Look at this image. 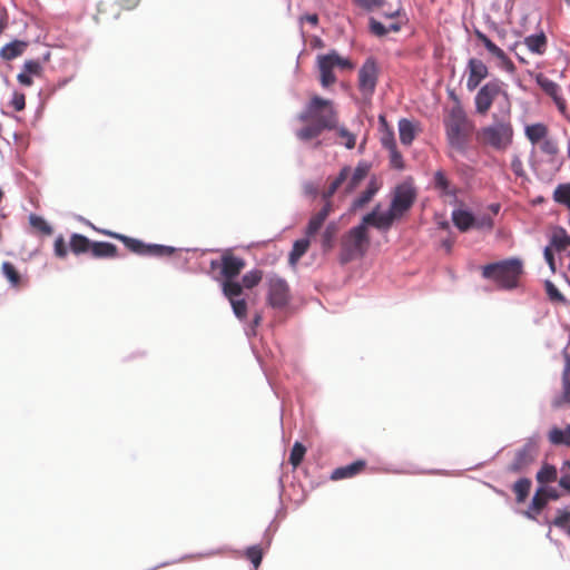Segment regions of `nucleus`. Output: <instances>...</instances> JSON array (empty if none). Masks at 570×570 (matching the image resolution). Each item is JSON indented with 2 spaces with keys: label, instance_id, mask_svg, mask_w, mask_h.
<instances>
[{
  "label": "nucleus",
  "instance_id": "nucleus-1",
  "mask_svg": "<svg viewBox=\"0 0 570 570\" xmlns=\"http://www.w3.org/2000/svg\"><path fill=\"white\" fill-rule=\"evenodd\" d=\"M297 119L305 126L296 130V137L302 141H309L321 136L324 130L336 128L338 111L333 100L313 95Z\"/></svg>",
  "mask_w": 570,
  "mask_h": 570
},
{
  "label": "nucleus",
  "instance_id": "nucleus-2",
  "mask_svg": "<svg viewBox=\"0 0 570 570\" xmlns=\"http://www.w3.org/2000/svg\"><path fill=\"white\" fill-rule=\"evenodd\" d=\"M514 130L511 121L510 111L501 116L493 114L492 122L482 127L476 132V140L498 151L507 150L513 142Z\"/></svg>",
  "mask_w": 570,
  "mask_h": 570
},
{
  "label": "nucleus",
  "instance_id": "nucleus-3",
  "mask_svg": "<svg viewBox=\"0 0 570 570\" xmlns=\"http://www.w3.org/2000/svg\"><path fill=\"white\" fill-rule=\"evenodd\" d=\"M444 127L450 147L461 154L465 153L474 125L460 104L449 110L444 118Z\"/></svg>",
  "mask_w": 570,
  "mask_h": 570
},
{
  "label": "nucleus",
  "instance_id": "nucleus-4",
  "mask_svg": "<svg viewBox=\"0 0 570 570\" xmlns=\"http://www.w3.org/2000/svg\"><path fill=\"white\" fill-rule=\"evenodd\" d=\"M522 273L523 265L518 258L485 265L482 271L483 277L493 279L500 287L507 289L518 286Z\"/></svg>",
  "mask_w": 570,
  "mask_h": 570
},
{
  "label": "nucleus",
  "instance_id": "nucleus-5",
  "mask_svg": "<svg viewBox=\"0 0 570 570\" xmlns=\"http://www.w3.org/2000/svg\"><path fill=\"white\" fill-rule=\"evenodd\" d=\"M371 238L368 228L362 223L344 234L341 240V261L348 263L362 258L368 250Z\"/></svg>",
  "mask_w": 570,
  "mask_h": 570
},
{
  "label": "nucleus",
  "instance_id": "nucleus-6",
  "mask_svg": "<svg viewBox=\"0 0 570 570\" xmlns=\"http://www.w3.org/2000/svg\"><path fill=\"white\" fill-rule=\"evenodd\" d=\"M368 170L370 166L366 163H358L354 169L350 166H344L340 174L331 181L328 188L323 193V199L332 198L343 184H345L344 194H352L365 179Z\"/></svg>",
  "mask_w": 570,
  "mask_h": 570
},
{
  "label": "nucleus",
  "instance_id": "nucleus-7",
  "mask_svg": "<svg viewBox=\"0 0 570 570\" xmlns=\"http://www.w3.org/2000/svg\"><path fill=\"white\" fill-rule=\"evenodd\" d=\"M316 66L320 72V82L323 88H330L337 81L334 73L335 69L353 70L355 67L348 58L342 57L335 50L325 55H318Z\"/></svg>",
  "mask_w": 570,
  "mask_h": 570
},
{
  "label": "nucleus",
  "instance_id": "nucleus-8",
  "mask_svg": "<svg viewBox=\"0 0 570 570\" xmlns=\"http://www.w3.org/2000/svg\"><path fill=\"white\" fill-rule=\"evenodd\" d=\"M416 189L412 181L405 180L395 186L392 193L390 209L402 218L413 206L416 200Z\"/></svg>",
  "mask_w": 570,
  "mask_h": 570
},
{
  "label": "nucleus",
  "instance_id": "nucleus-9",
  "mask_svg": "<svg viewBox=\"0 0 570 570\" xmlns=\"http://www.w3.org/2000/svg\"><path fill=\"white\" fill-rule=\"evenodd\" d=\"M108 236L116 238L124 243V245L131 252L141 256H169L175 252V248L164 245H148L137 238L126 235L107 232Z\"/></svg>",
  "mask_w": 570,
  "mask_h": 570
},
{
  "label": "nucleus",
  "instance_id": "nucleus-10",
  "mask_svg": "<svg viewBox=\"0 0 570 570\" xmlns=\"http://www.w3.org/2000/svg\"><path fill=\"white\" fill-rule=\"evenodd\" d=\"M507 95L503 90V82L499 79H493L484 83L474 97L475 112L485 116L491 109L494 100L500 95Z\"/></svg>",
  "mask_w": 570,
  "mask_h": 570
},
{
  "label": "nucleus",
  "instance_id": "nucleus-11",
  "mask_svg": "<svg viewBox=\"0 0 570 570\" xmlns=\"http://www.w3.org/2000/svg\"><path fill=\"white\" fill-rule=\"evenodd\" d=\"M538 449L534 442L529 441L514 452L512 461L507 465V471L513 474L525 471L535 460Z\"/></svg>",
  "mask_w": 570,
  "mask_h": 570
},
{
  "label": "nucleus",
  "instance_id": "nucleus-12",
  "mask_svg": "<svg viewBox=\"0 0 570 570\" xmlns=\"http://www.w3.org/2000/svg\"><path fill=\"white\" fill-rule=\"evenodd\" d=\"M379 79V67L374 58H367L358 70V89L364 96H372Z\"/></svg>",
  "mask_w": 570,
  "mask_h": 570
},
{
  "label": "nucleus",
  "instance_id": "nucleus-13",
  "mask_svg": "<svg viewBox=\"0 0 570 570\" xmlns=\"http://www.w3.org/2000/svg\"><path fill=\"white\" fill-rule=\"evenodd\" d=\"M534 80L541 90L549 96L556 104L558 110L562 116L568 118V109L566 100L561 96L560 86L553 80L549 79L544 73L539 72L534 75Z\"/></svg>",
  "mask_w": 570,
  "mask_h": 570
},
{
  "label": "nucleus",
  "instance_id": "nucleus-14",
  "mask_svg": "<svg viewBox=\"0 0 570 570\" xmlns=\"http://www.w3.org/2000/svg\"><path fill=\"white\" fill-rule=\"evenodd\" d=\"M246 263L242 257L226 252L222 255L220 262L212 261V268L220 267V274L224 279H235L244 269Z\"/></svg>",
  "mask_w": 570,
  "mask_h": 570
},
{
  "label": "nucleus",
  "instance_id": "nucleus-15",
  "mask_svg": "<svg viewBox=\"0 0 570 570\" xmlns=\"http://www.w3.org/2000/svg\"><path fill=\"white\" fill-rule=\"evenodd\" d=\"M288 285L282 278H272L268 287V304L275 308L284 307L288 303Z\"/></svg>",
  "mask_w": 570,
  "mask_h": 570
},
{
  "label": "nucleus",
  "instance_id": "nucleus-16",
  "mask_svg": "<svg viewBox=\"0 0 570 570\" xmlns=\"http://www.w3.org/2000/svg\"><path fill=\"white\" fill-rule=\"evenodd\" d=\"M379 208V206L376 207ZM400 219L390 208L386 213L379 214L377 209H374L373 212L366 214L362 218V224L365 225L366 228L368 226H373L379 230H389L393 223Z\"/></svg>",
  "mask_w": 570,
  "mask_h": 570
},
{
  "label": "nucleus",
  "instance_id": "nucleus-17",
  "mask_svg": "<svg viewBox=\"0 0 570 570\" xmlns=\"http://www.w3.org/2000/svg\"><path fill=\"white\" fill-rule=\"evenodd\" d=\"M468 72L466 88L469 91H473L488 77L489 69L482 60L471 58L468 62Z\"/></svg>",
  "mask_w": 570,
  "mask_h": 570
},
{
  "label": "nucleus",
  "instance_id": "nucleus-18",
  "mask_svg": "<svg viewBox=\"0 0 570 570\" xmlns=\"http://www.w3.org/2000/svg\"><path fill=\"white\" fill-rule=\"evenodd\" d=\"M564 367L562 372V392L552 401V406L556 409L570 407V355L564 353Z\"/></svg>",
  "mask_w": 570,
  "mask_h": 570
},
{
  "label": "nucleus",
  "instance_id": "nucleus-19",
  "mask_svg": "<svg viewBox=\"0 0 570 570\" xmlns=\"http://www.w3.org/2000/svg\"><path fill=\"white\" fill-rule=\"evenodd\" d=\"M475 37L480 42L483 43L485 49L489 51L491 56L497 58L500 61V65L507 70H513L514 66L511 59L507 56V53L498 47L490 38H488L483 32L475 31Z\"/></svg>",
  "mask_w": 570,
  "mask_h": 570
},
{
  "label": "nucleus",
  "instance_id": "nucleus-20",
  "mask_svg": "<svg viewBox=\"0 0 570 570\" xmlns=\"http://www.w3.org/2000/svg\"><path fill=\"white\" fill-rule=\"evenodd\" d=\"M324 202L325 204L322 207V209L314 214L308 220V224L305 229V235L307 237H314L320 232V229L324 225V222L333 210L331 198L324 199Z\"/></svg>",
  "mask_w": 570,
  "mask_h": 570
},
{
  "label": "nucleus",
  "instance_id": "nucleus-21",
  "mask_svg": "<svg viewBox=\"0 0 570 570\" xmlns=\"http://www.w3.org/2000/svg\"><path fill=\"white\" fill-rule=\"evenodd\" d=\"M365 465H366L365 461L357 460V461H355L351 464H347L345 466H340L332 472L331 479L332 480H342V479L353 478V476L357 475L358 473H361L365 469Z\"/></svg>",
  "mask_w": 570,
  "mask_h": 570
},
{
  "label": "nucleus",
  "instance_id": "nucleus-22",
  "mask_svg": "<svg viewBox=\"0 0 570 570\" xmlns=\"http://www.w3.org/2000/svg\"><path fill=\"white\" fill-rule=\"evenodd\" d=\"M548 246H551L556 252H564L570 247V235L563 227H556L551 233Z\"/></svg>",
  "mask_w": 570,
  "mask_h": 570
},
{
  "label": "nucleus",
  "instance_id": "nucleus-23",
  "mask_svg": "<svg viewBox=\"0 0 570 570\" xmlns=\"http://www.w3.org/2000/svg\"><path fill=\"white\" fill-rule=\"evenodd\" d=\"M28 42L21 40H13L3 46L0 50V57L3 60H13L24 53L28 48Z\"/></svg>",
  "mask_w": 570,
  "mask_h": 570
},
{
  "label": "nucleus",
  "instance_id": "nucleus-24",
  "mask_svg": "<svg viewBox=\"0 0 570 570\" xmlns=\"http://www.w3.org/2000/svg\"><path fill=\"white\" fill-rule=\"evenodd\" d=\"M90 252L96 258H112L118 256V248L107 242H92Z\"/></svg>",
  "mask_w": 570,
  "mask_h": 570
},
{
  "label": "nucleus",
  "instance_id": "nucleus-25",
  "mask_svg": "<svg viewBox=\"0 0 570 570\" xmlns=\"http://www.w3.org/2000/svg\"><path fill=\"white\" fill-rule=\"evenodd\" d=\"M548 440L552 445L570 446V424L564 429L553 426L548 432Z\"/></svg>",
  "mask_w": 570,
  "mask_h": 570
},
{
  "label": "nucleus",
  "instance_id": "nucleus-26",
  "mask_svg": "<svg viewBox=\"0 0 570 570\" xmlns=\"http://www.w3.org/2000/svg\"><path fill=\"white\" fill-rule=\"evenodd\" d=\"M452 220L461 232H466L474 225V216L470 212L463 209L453 210Z\"/></svg>",
  "mask_w": 570,
  "mask_h": 570
},
{
  "label": "nucleus",
  "instance_id": "nucleus-27",
  "mask_svg": "<svg viewBox=\"0 0 570 570\" xmlns=\"http://www.w3.org/2000/svg\"><path fill=\"white\" fill-rule=\"evenodd\" d=\"M380 186L376 180H371L366 187V189L353 200L352 208L354 210L363 208L367 203L372 200L374 195L379 191Z\"/></svg>",
  "mask_w": 570,
  "mask_h": 570
},
{
  "label": "nucleus",
  "instance_id": "nucleus-28",
  "mask_svg": "<svg viewBox=\"0 0 570 570\" xmlns=\"http://www.w3.org/2000/svg\"><path fill=\"white\" fill-rule=\"evenodd\" d=\"M548 127L544 124L538 122L525 127V136L531 144H540L548 137Z\"/></svg>",
  "mask_w": 570,
  "mask_h": 570
},
{
  "label": "nucleus",
  "instance_id": "nucleus-29",
  "mask_svg": "<svg viewBox=\"0 0 570 570\" xmlns=\"http://www.w3.org/2000/svg\"><path fill=\"white\" fill-rule=\"evenodd\" d=\"M91 243L89 238L81 234H72L69 242L70 250L76 254H85L90 252Z\"/></svg>",
  "mask_w": 570,
  "mask_h": 570
},
{
  "label": "nucleus",
  "instance_id": "nucleus-30",
  "mask_svg": "<svg viewBox=\"0 0 570 570\" xmlns=\"http://www.w3.org/2000/svg\"><path fill=\"white\" fill-rule=\"evenodd\" d=\"M524 45L531 52L542 55L547 49V37L542 32L529 36L524 39Z\"/></svg>",
  "mask_w": 570,
  "mask_h": 570
},
{
  "label": "nucleus",
  "instance_id": "nucleus-31",
  "mask_svg": "<svg viewBox=\"0 0 570 570\" xmlns=\"http://www.w3.org/2000/svg\"><path fill=\"white\" fill-rule=\"evenodd\" d=\"M309 237L301 238L294 242L293 248L289 253L288 262L291 265H296L301 257L308 250L309 248Z\"/></svg>",
  "mask_w": 570,
  "mask_h": 570
},
{
  "label": "nucleus",
  "instance_id": "nucleus-32",
  "mask_svg": "<svg viewBox=\"0 0 570 570\" xmlns=\"http://www.w3.org/2000/svg\"><path fill=\"white\" fill-rule=\"evenodd\" d=\"M434 187L441 191L442 195L455 196L456 188L453 187L442 170L434 174Z\"/></svg>",
  "mask_w": 570,
  "mask_h": 570
},
{
  "label": "nucleus",
  "instance_id": "nucleus-33",
  "mask_svg": "<svg viewBox=\"0 0 570 570\" xmlns=\"http://www.w3.org/2000/svg\"><path fill=\"white\" fill-rule=\"evenodd\" d=\"M243 285L235 279H224L222 282V292L224 296L228 299H237L243 294Z\"/></svg>",
  "mask_w": 570,
  "mask_h": 570
},
{
  "label": "nucleus",
  "instance_id": "nucleus-34",
  "mask_svg": "<svg viewBox=\"0 0 570 570\" xmlns=\"http://www.w3.org/2000/svg\"><path fill=\"white\" fill-rule=\"evenodd\" d=\"M400 140L403 145H411L415 138V129L412 121L403 118L399 121Z\"/></svg>",
  "mask_w": 570,
  "mask_h": 570
},
{
  "label": "nucleus",
  "instance_id": "nucleus-35",
  "mask_svg": "<svg viewBox=\"0 0 570 570\" xmlns=\"http://www.w3.org/2000/svg\"><path fill=\"white\" fill-rule=\"evenodd\" d=\"M333 130L336 131L337 137L340 138V144L345 146L347 149H353L356 145V135L350 131L345 126L336 125V128Z\"/></svg>",
  "mask_w": 570,
  "mask_h": 570
},
{
  "label": "nucleus",
  "instance_id": "nucleus-36",
  "mask_svg": "<svg viewBox=\"0 0 570 570\" xmlns=\"http://www.w3.org/2000/svg\"><path fill=\"white\" fill-rule=\"evenodd\" d=\"M553 200L570 210V183L559 184L553 191Z\"/></svg>",
  "mask_w": 570,
  "mask_h": 570
},
{
  "label": "nucleus",
  "instance_id": "nucleus-37",
  "mask_svg": "<svg viewBox=\"0 0 570 570\" xmlns=\"http://www.w3.org/2000/svg\"><path fill=\"white\" fill-rule=\"evenodd\" d=\"M36 75V60H27L17 79L22 86L30 87L33 83L32 76Z\"/></svg>",
  "mask_w": 570,
  "mask_h": 570
},
{
  "label": "nucleus",
  "instance_id": "nucleus-38",
  "mask_svg": "<svg viewBox=\"0 0 570 570\" xmlns=\"http://www.w3.org/2000/svg\"><path fill=\"white\" fill-rule=\"evenodd\" d=\"M380 122L383 127L382 135H381V142L384 148H386L389 151L396 148V142L394 139V132L387 128L386 120L384 116H380Z\"/></svg>",
  "mask_w": 570,
  "mask_h": 570
},
{
  "label": "nucleus",
  "instance_id": "nucleus-39",
  "mask_svg": "<svg viewBox=\"0 0 570 570\" xmlns=\"http://www.w3.org/2000/svg\"><path fill=\"white\" fill-rule=\"evenodd\" d=\"M531 480L527 478L519 479L513 485V492L515 494L517 501L522 503L529 495L531 489Z\"/></svg>",
  "mask_w": 570,
  "mask_h": 570
},
{
  "label": "nucleus",
  "instance_id": "nucleus-40",
  "mask_svg": "<svg viewBox=\"0 0 570 570\" xmlns=\"http://www.w3.org/2000/svg\"><path fill=\"white\" fill-rule=\"evenodd\" d=\"M558 476V471L554 465L543 464L537 473V481L541 484L554 482Z\"/></svg>",
  "mask_w": 570,
  "mask_h": 570
},
{
  "label": "nucleus",
  "instance_id": "nucleus-41",
  "mask_svg": "<svg viewBox=\"0 0 570 570\" xmlns=\"http://www.w3.org/2000/svg\"><path fill=\"white\" fill-rule=\"evenodd\" d=\"M546 488H539L533 498H532V501H531V505H530V510L534 513V514H539L543 508L547 505L548 503V500H547V495H546Z\"/></svg>",
  "mask_w": 570,
  "mask_h": 570
},
{
  "label": "nucleus",
  "instance_id": "nucleus-42",
  "mask_svg": "<svg viewBox=\"0 0 570 570\" xmlns=\"http://www.w3.org/2000/svg\"><path fill=\"white\" fill-rule=\"evenodd\" d=\"M306 454V448L301 442H295L289 454L288 462L289 464L296 469L303 462V459Z\"/></svg>",
  "mask_w": 570,
  "mask_h": 570
},
{
  "label": "nucleus",
  "instance_id": "nucleus-43",
  "mask_svg": "<svg viewBox=\"0 0 570 570\" xmlns=\"http://www.w3.org/2000/svg\"><path fill=\"white\" fill-rule=\"evenodd\" d=\"M336 230V225L334 223H331L326 226L325 230L321 235L322 248L325 252L333 248Z\"/></svg>",
  "mask_w": 570,
  "mask_h": 570
},
{
  "label": "nucleus",
  "instance_id": "nucleus-44",
  "mask_svg": "<svg viewBox=\"0 0 570 570\" xmlns=\"http://www.w3.org/2000/svg\"><path fill=\"white\" fill-rule=\"evenodd\" d=\"M262 278L263 272L259 269H253L242 277V285L244 288L252 289L261 283Z\"/></svg>",
  "mask_w": 570,
  "mask_h": 570
},
{
  "label": "nucleus",
  "instance_id": "nucleus-45",
  "mask_svg": "<svg viewBox=\"0 0 570 570\" xmlns=\"http://www.w3.org/2000/svg\"><path fill=\"white\" fill-rule=\"evenodd\" d=\"M547 296L551 302L564 304L567 302L564 295L557 288L551 281L544 282Z\"/></svg>",
  "mask_w": 570,
  "mask_h": 570
},
{
  "label": "nucleus",
  "instance_id": "nucleus-46",
  "mask_svg": "<svg viewBox=\"0 0 570 570\" xmlns=\"http://www.w3.org/2000/svg\"><path fill=\"white\" fill-rule=\"evenodd\" d=\"M2 273L7 277V279L11 283L12 286L20 285V274L13 266V264L9 262H4L2 264Z\"/></svg>",
  "mask_w": 570,
  "mask_h": 570
},
{
  "label": "nucleus",
  "instance_id": "nucleus-47",
  "mask_svg": "<svg viewBox=\"0 0 570 570\" xmlns=\"http://www.w3.org/2000/svg\"><path fill=\"white\" fill-rule=\"evenodd\" d=\"M230 305H232V308H233V312L235 314V316L240 320V321H244L247 316V303L245 299H232L229 301Z\"/></svg>",
  "mask_w": 570,
  "mask_h": 570
},
{
  "label": "nucleus",
  "instance_id": "nucleus-48",
  "mask_svg": "<svg viewBox=\"0 0 570 570\" xmlns=\"http://www.w3.org/2000/svg\"><path fill=\"white\" fill-rule=\"evenodd\" d=\"M540 150L549 156H556L559 153L558 144L554 139L547 137L540 142Z\"/></svg>",
  "mask_w": 570,
  "mask_h": 570
},
{
  "label": "nucleus",
  "instance_id": "nucleus-49",
  "mask_svg": "<svg viewBox=\"0 0 570 570\" xmlns=\"http://www.w3.org/2000/svg\"><path fill=\"white\" fill-rule=\"evenodd\" d=\"M246 557L254 564L255 569H257L263 559L262 549L258 546L249 547L246 550Z\"/></svg>",
  "mask_w": 570,
  "mask_h": 570
},
{
  "label": "nucleus",
  "instance_id": "nucleus-50",
  "mask_svg": "<svg viewBox=\"0 0 570 570\" xmlns=\"http://www.w3.org/2000/svg\"><path fill=\"white\" fill-rule=\"evenodd\" d=\"M355 4L366 11L383 7L385 0H354Z\"/></svg>",
  "mask_w": 570,
  "mask_h": 570
},
{
  "label": "nucleus",
  "instance_id": "nucleus-51",
  "mask_svg": "<svg viewBox=\"0 0 570 570\" xmlns=\"http://www.w3.org/2000/svg\"><path fill=\"white\" fill-rule=\"evenodd\" d=\"M370 31L376 37H384L389 33V29L374 18L370 19Z\"/></svg>",
  "mask_w": 570,
  "mask_h": 570
},
{
  "label": "nucleus",
  "instance_id": "nucleus-52",
  "mask_svg": "<svg viewBox=\"0 0 570 570\" xmlns=\"http://www.w3.org/2000/svg\"><path fill=\"white\" fill-rule=\"evenodd\" d=\"M55 255L59 258H65L68 254V248L63 237L60 235L55 240L53 246Z\"/></svg>",
  "mask_w": 570,
  "mask_h": 570
},
{
  "label": "nucleus",
  "instance_id": "nucleus-53",
  "mask_svg": "<svg viewBox=\"0 0 570 570\" xmlns=\"http://www.w3.org/2000/svg\"><path fill=\"white\" fill-rule=\"evenodd\" d=\"M493 225H494V223H493L492 217L485 215V216L480 217L479 219L474 218L473 227H475L478 229L491 230L493 228Z\"/></svg>",
  "mask_w": 570,
  "mask_h": 570
},
{
  "label": "nucleus",
  "instance_id": "nucleus-54",
  "mask_svg": "<svg viewBox=\"0 0 570 570\" xmlns=\"http://www.w3.org/2000/svg\"><path fill=\"white\" fill-rule=\"evenodd\" d=\"M10 105L12 106V108L16 111L22 110L24 108V106H26V97H24V95L21 94V92L14 91L13 95H12V99L10 101Z\"/></svg>",
  "mask_w": 570,
  "mask_h": 570
},
{
  "label": "nucleus",
  "instance_id": "nucleus-55",
  "mask_svg": "<svg viewBox=\"0 0 570 570\" xmlns=\"http://www.w3.org/2000/svg\"><path fill=\"white\" fill-rule=\"evenodd\" d=\"M570 521V511H559L553 520V524L559 528H563Z\"/></svg>",
  "mask_w": 570,
  "mask_h": 570
},
{
  "label": "nucleus",
  "instance_id": "nucleus-56",
  "mask_svg": "<svg viewBox=\"0 0 570 570\" xmlns=\"http://www.w3.org/2000/svg\"><path fill=\"white\" fill-rule=\"evenodd\" d=\"M391 155V164L394 168L402 169L403 168V158L402 155L397 151L396 148L390 150Z\"/></svg>",
  "mask_w": 570,
  "mask_h": 570
},
{
  "label": "nucleus",
  "instance_id": "nucleus-57",
  "mask_svg": "<svg viewBox=\"0 0 570 570\" xmlns=\"http://www.w3.org/2000/svg\"><path fill=\"white\" fill-rule=\"evenodd\" d=\"M553 250L551 248V246H547L543 250V255H544V259L546 262L548 263L551 272H556V261H554V256H553Z\"/></svg>",
  "mask_w": 570,
  "mask_h": 570
},
{
  "label": "nucleus",
  "instance_id": "nucleus-58",
  "mask_svg": "<svg viewBox=\"0 0 570 570\" xmlns=\"http://www.w3.org/2000/svg\"><path fill=\"white\" fill-rule=\"evenodd\" d=\"M38 232L46 235H50L52 233V229L45 219L38 217Z\"/></svg>",
  "mask_w": 570,
  "mask_h": 570
},
{
  "label": "nucleus",
  "instance_id": "nucleus-59",
  "mask_svg": "<svg viewBox=\"0 0 570 570\" xmlns=\"http://www.w3.org/2000/svg\"><path fill=\"white\" fill-rule=\"evenodd\" d=\"M116 1L119 3V6H121L125 9H132L139 2V0H116Z\"/></svg>",
  "mask_w": 570,
  "mask_h": 570
},
{
  "label": "nucleus",
  "instance_id": "nucleus-60",
  "mask_svg": "<svg viewBox=\"0 0 570 570\" xmlns=\"http://www.w3.org/2000/svg\"><path fill=\"white\" fill-rule=\"evenodd\" d=\"M559 484L561 488L570 492V474H563L559 480Z\"/></svg>",
  "mask_w": 570,
  "mask_h": 570
},
{
  "label": "nucleus",
  "instance_id": "nucleus-61",
  "mask_svg": "<svg viewBox=\"0 0 570 570\" xmlns=\"http://www.w3.org/2000/svg\"><path fill=\"white\" fill-rule=\"evenodd\" d=\"M546 495H547V500H557L559 498V494L557 492V490L554 489H546Z\"/></svg>",
  "mask_w": 570,
  "mask_h": 570
},
{
  "label": "nucleus",
  "instance_id": "nucleus-62",
  "mask_svg": "<svg viewBox=\"0 0 570 570\" xmlns=\"http://www.w3.org/2000/svg\"><path fill=\"white\" fill-rule=\"evenodd\" d=\"M453 246V240L451 238H446L442 240V247L446 250V253H450Z\"/></svg>",
  "mask_w": 570,
  "mask_h": 570
},
{
  "label": "nucleus",
  "instance_id": "nucleus-63",
  "mask_svg": "<svg viewBox=\"0 0 570 570\" xmlns=\"http://www.w3.org/2000/svg\"><path fill=\"white\" fill-rule=\"evenodd\" d=\"M304 19L313 26H316L318 22L317 14H307Z\"/></svg>",
  "mask_w": 570,
  "mask_h": 570
},
{
  "label": "nucleus",
  "instance_id": "nucleus-64",
  "mask_svg": "<svg viewBox=\"0 0 570 570\" xmlns=\"http://www.w3.org/2000/svg\"><path fill=\"white\" fill-rule=\"evenodd\" d=\"M389 29V32L392 31V32H399L401 30V24L397 23V22H394V23H391L389 27H386Z\"/></svg>",
  "mask_w": 570,
  "mask_h": 570
}]
</instances>
